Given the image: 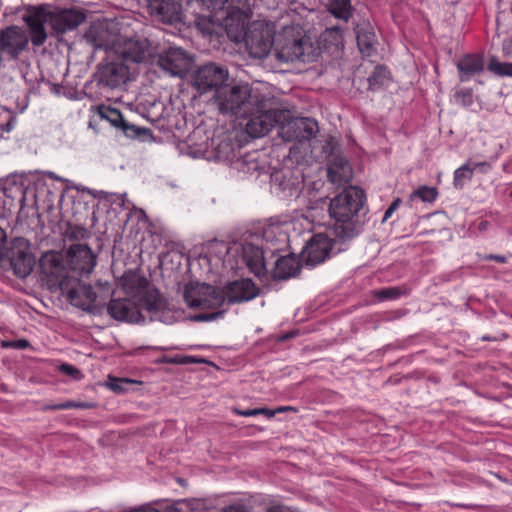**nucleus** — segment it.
Returning a JSON list of instances; mask_svg holds the SVG:
<instances>
[{
  "instance_id": "nucleus-1",
  "label": "nucleus",
  "mask_w": 512,
  "mask_h": 512,
  "mask_svg": "<svg viewBox=\"0 0 512 512\" xmlns=\"http://www.w3.org/2000/svg\"><path fill=\"white\" fill-rule=\"evenodd\" d=\"M85 19V14L78 9H62L49 5L31 7L23 16L34 47L43 46L49 34L54 36L73 30Z\"/></svg>"
},
{
  "instance_id": "nucleus-2",
  "label": "nucleus",
  "mask_w": 512,
  "mask_h": 512,
  "mask_svg": "<svg viewBox=\"0 0 512 512\" xmlns=\"http://www.w3.org/2000/svg\"><path fill=\"white\" fill-rule=\"evenodd\" d=\"M365 194L355 186L345 188L340 194L330 199L328 212L334 224L332 234L341 242L350 241L362 230L358 213L363 208Z\"/></svg>"
},
{
  "instance_id": "nucleus-3",
  "label": "nucleus",
  "mask_w": 512,
  "mask_h": 512,
  "mask_svg": "<svg viewBox=\"0 0 512 512\" xmlns=\"http://www.w3.org/2000/svg\"><path fill=\"white\" fill-rule=\"evenodd\" d=\"M274 55L281 62L311 63L319 52L301 27L286 26L275 35Z\"/></svg>"
},
{
  "instance_id": "nucleus-4",
  "label": "nucleus",
  "mask_w": 512,
  "mask_h": 512,
  "mask_svg": "<svg viewBox=\"0 0 512 512\" xmlns=\"http://www.w3.org/2000/svg\"><path fill=\"white\" fill-rule=\"evenodd\" d=\"M121 287L128 297L138 300L149 314L150 320L162 321L161 315L167 310L166 298L152 287L148 279L136 270L126 271L121 277Z\"/></svg>"
},
{
  "instance_id": "nucleus-5",
  "label": "nucleus",
  "mask_w": 512,
  "mask_h": 512,
  "mask_svg": "<svg viewBox=\"0 0 512 512\" xmlns=\"http://www.w3.org/2000/svg\"><path fill=\"white\" fill-rule=\"evenodd\" d=\"M261 94L254 91L248 84L226 86L214 94L213 99L222 114L243 117L258 102Z\"/></svg>"
},
{
  "instance_id": "nucleus-6",
  "label": "nucleus",
  "mask_w": 512,
  "mask_h": 512,
  "mask_svg": "<svg viewBox=\"0 0 512 512\" xmlns=\"http://www.w3.org/2000/svg\"><path fill=\"white\" fill-rule=\"evenodd\" d=\"M35 263L31 244L24 237L11 239L0 254V268L5 272H11L19 279L27 278L32 273Z\"/></svg>"
},
{
  "instance_id": "nucleus-7",
  "label": "nucleus",
  "mask_w": 512,
  "mask_h": 512,
  "mask_svg": "<svg viewBox=\"0 0 512 512\" xmlns=\"http://www.w3.org/2000/svg\"><path fill=\"white\" fill-rule=\"evenodd\" d=\"M250 110L241 118L246 120L244 124L246 133L253 138L265 136L284 117V112L272 108L271 102L262 94L256 105Z\"/></svg>"
},
{
  "instance_id": "nucleus-8",
  "label": "nucleus",
  "mask_w": 512,
  "mask_h": 512,
  "mask_svg": "<svg viewBox=\"0 0 512 512\" xmlns=\"http://www.w3.org/2000/svg\"><path fill=\"white\" fill-rule=\"evenodd\" d=\"M62 285L61 292L66 295L72 305L94 316H101L104 313L105 303L97 301L98 296L90 285L81 283L75 277Z\"/></svg>"
},
{
  "instance_id": "nucleus-9",
  "label": "nucleus",
  "mask_w": 512,
  "mask_h": 512,
  "mask_svg": "<svg viewBox=\"0 0 512 512\" xmlns=\"http://www.w3.org/2000/svg\"><path fill=\"white\" fill-rule=\"evenodd\" d=\"M228 77L229 72L226 67L209 62L194 71L192 84L201 94L209 91H214V94H217L218 90L226 86Z\"/></svg>"
},
{
  "instance_id": "nucleus-10",
  "label": "nucleus",
  "mask_w": 512,
  "mask_h": 512,
  "mask_svg": "<svg viewBox=\"0 0 512 512\" xmlns=\"http://www.w3.org/2000/svg\"><path fill=\"white\" fill-rule=\"evenodd\" d=\"M115 53L124 63H145L155 56L156 47L145 37H121L116 45Z\"/></svg>"
},
{
  "instance_id": "nucleus-11",
  "label": "nucleus",
  "mask_w": 512,
  "mask_h": 512,
  "mask_svg": "<svg viewBox=\"0 0 512 512\" xmlns=\"http://www.w3.org/2000/svg\"><path fill=\"white\" fill-rule=\"evenodd\" d=\"M183 297L190 308L214 309L225 302L221 289L206 283L186 285Z\"/></svg>"
},
{
  "instance_id": "nucleus-12",
  "label": "nucleus",
  "mask_w": 512,
  "mask_h": 512,
  "mask_svg": "<svg viewBox=\"0 0 512 512\" xmlns=\"http://www.w3.org/2000/svg\"><path fill=\"white\" fill-rule=\"evenodd\" d=\"M39 269L47 283L60 290L63 288L62 284L72 278L67 275L63 255L58 251L50 250L43 253L39 259Z\"/></svg>"
},
{
  "instance_id": "nucleus-13",
  "label": "nucleus",
  "mask_w": 512,
  "mask_h": 512,
  "mask_svg": "<svg viewBox=\"0 0 512 512\" xmlns=\"http://www.w3.org/2000/svg\"><path fill=\"white\" fill-rule=\"evenodd\" d=\"M94 81L101 88L114 90L129 80V68L123 61H107L97 65Z\"/></svg>"
},
{
  "instance_id": "nucleus-14",
  "label": "nucleus",
  "mask_w": 512,
  "mask_h": 512,
  "mask_svg": "<svg viewBox=\"0 0 512 512\" xmlns=\"http://www.w3.org/2000/svg\"><path fill=\"white\" fill-rule=\"evenodd\" d=\"M84 37L95 48L113 49L114 51L121 38L117 24L107 19L92 22Z\"/></svg>"
},
{
  "instance_id": "nucleus-15",
  "label": "nucleus",
  "mask_w": 512,
  "mask_h": 512,
  "mask_svg": "<svg viewBox=\"0 0 512 512\" xmlns=\"http://www.w3.org/2000/svg\"><path fill=\"white\" fill-rule=\"evenodd\" d=\"M142 310L144 308L138 300L125 297L112 298L107 304L105 303L104 312L118 322L141 323L145 320Z\"/></svg>"
},
{
  "instance_id": "nucleus-16",
  "label": "nucleus",
  "mask_w": 512,
  "mask_h": 512,
  "mask_svg": "<svg viewBox=\"0 0 512 512\" xmlns=\"http://www.w3.org/2000/svg\"><path fill=\"white\" fill-rule=\"evenodd\" d=\"M273 33L268 27L254 26L247 29L244 41L249 55L256 59H263L274 51Z\"/></svg>"
},
{
  "instance_id": "nucleus-17",
  "label": "nucleus",
  "mask_w": 512,
  "mask_h": 512,
  "mask_svg": "<svg viewBox=\"0 0 512 512\" xmlns=\"http://www.w3.org/2000/svg\"><path fill=\"white\" fill-rule=\"evenodd\" d=\"M150 16L165 25L177 26L184 24L182 4L177 0H146Z\"/></svg>"
},
{
  "instance_id": "nucleus-18",
  "label": "nucleus",
  "mask_w": 512,
  "mask_h": 512,
  "mask_svg": "<svg viewBox=\"0 0 512 512\" xmlns=\"http://www.w3.org/2000/svg\"><path fill=\"white\" fill-rule=\"evenodd\" d=\"M98 114L102 119H106L114 127L122 130L129 138L139 139L142 141L153 139L151 129L131 124L124 118L120 110L116 108L101 105L98 107Z\"/></svg>"
},
{
  "instance_id": "nucleus-19",
  "label": "nucleus",
  "mask_w": 512,
  "mask_h": 512,
  "mask_svg": "<svg viewBox=\"0 0 512 512\" xmlns=\"http://www.w3.org/2000/svg\"><path fill=\"white\" fill-rule=\"evenodd\" d=\"M337 243L342 242L335 236L334 239H331L325 234L313 235L302 251V258L305 264L314 267L324 262L330 256L334 245Z\"/></svg>"
},
{
  "instance_id": "nucleus-20",
  "label": "nucleus",
  "mask_w": 512,
  "mask_h": 512,
  "mask_svg": "<svg viewBox=\"0 0 512 512\" xmlns=\"http://www.w3.org/2000/svg\"><path fill=\"white\" fill-rule=\"evenodd\" d=\"M31 41L30 34L17 26L11 25L0 31V49L10 59L17 60L22 52H24L28 43Z\"/></svg>"
},
{
  "instance_id": "nucleus-21",
  "label": "nucleus",
  "mask_w": 512,
  "mask_h": 512,
  "mask_svg": "<svg viewBox=\"0 0 512 512\" xmlns=\"http://www.w3.org/2000/svg\"><path fill=\"white\" fill-rule=\"evenodd\" d=\"M193 58L185 50L170 47L158 55L157 64L172 76L182 77L188 72Z\"/></svg>"
},
{
  "instance_id": "nucleus-22",
  "label": "nucleus",
  "mask_w": 512,
  "mask_h": 512,
  "mask_svg": "<svg viewBox=\"0 0 512 512\" xmlns=\"http://www.w3.org/2000/svg\"><path fill=\"white\" fill-rule=\"evenodd\" d=\"M319 132L316 120L302 117L296 118L281 127L280 135L285 141L304 142L314 138Z\"/></svg>"
},
{
  "instance_id": "nucleus-23",
  "label": "nucleus",
  "mask_w": 512,
  "mask_h": 512,
  "mask_svg": "<svg viewBox=\"0 0 512 512\" xmlns=\"http://www.w3.org/2000/svg\"><path fill=\"white\" fill-rule=\"evenodd\" d=\"M221 292L228 304H235L256 298L260 289L251 279L245 278L227 283Z\"/></svg>"
},
{
  "instance_id": "nucleus-24",
  "label": "nucleus",
  "mask_w": 512,
  "mask_h": 512,
  "mask_svg": "<svg viewBox=\"0 0 512 512\" xmlns=\"http://www.w3.org/2000/svg\"><path fill=\"white\" fill-rule=\"evenodd\" d=\"M68 264L80 275L89 274L96 264V257L88 245L74 244L68 250Z\"/></svg>"
},
{
  "instance_id": "nucleus-25",
  "label": "nucleus",
  "mask_w": 512,
  "mask_h": 512,
  "mask_svg": "<svg viewBox=\"0 0 512 512\" xmlns=\"http://www.w3.org/2000/svg\"><path fill=\"white\" fill-rule=\"evenodd\" d=\"M301 272V262L294 254L279 257L270 272L273 280H288Z\"/></svg>"
},
{
  "instance_id": "nucleus-26",
  "label": "nucleus",
  "mask_w": 512,
  "mask_h": 512,
  "mask_svg": "<svg viewBox=\"0 0 512 512\" xmlns=\"http://www.w3.org/2000/svg\"><path fill=\"white\" fill-rule=\"evenodd\" d=\"M243 260L250 272L256 277L261 278L267 274L264 252L261 248L248 244L243 247Z\"/></svg>"
},
{
  "instance_id": "nucleus-27",
  "label": "nucleus",
  "mask_w": 512,
  "mask_h": 512,
  "mask_svg": "<svg viewBox=\"0 0 512 512\" xmlns=\"http://www.w3.org/2000/svg\"><path fill=\"white\" fill-rule=\"evenodd\" d=\"M460 81H468L471 77L484 70V57L479 54H468L457 63Z\"/></svg>"
},
{
  "instance_id": "nucleus-28",
  "label": "nucleus",
  "mask_w": 512,
  "mask_h": 512,
  "mask_svg": "<svg viewBox=\"0 0 512 512\" xmlns=\"http://www.w3.org/2000/svg\"><path fill=\"white\" fill-rule=\"evenodd\" d=\"M357 45L361 51L366 55H371L375 51L377 37L374 28L369 23L358 24L355 27Z\"/></svg>"
},
{
  "instance_id": "nucleus-29",
  "label": "nucleus",
  "mask_w": 512,
  "mask_h": 512,
  "mask_svg": "<svg viewBox=\"0 0 512 512\" xmlns=\"http://www.w3.org/2000/svg\"><path fill=\"white\" fill-rule=\"evenodd\" d=\"M214 152L217 160L228 162L233 167L234 162L240 156V145L229 137H223L217 142Z\"/></svg>"
},
{
  "instance_id": "nucleus-30",
  "label": "nucleus",
  "mask_w": 512,
  "mask_h": 512,
  "mask_svg": "<svg viewBox=\"0 0 512 512\" xmlns=\"http://www.w3.org/2000/svg\"><path fill=\"white\" fill-rule=\"evenodd\" d=\"M350 174V166L347 159L336 155L330 161L328 167V178L332 182L347 180Z\"/></svg>"
},
{
  "instance_id": "nucleus-31",
  "label": "nucleus",
  "mask_w": 512,
  "mask_h": 512,
  "mask_svg": "<svg viewBox=\"0 0 512 512\" xmlns=\"http://www.w3.org/2000/svg\"><path fill=\"white\" fill-rule=\"evenodd\" d=\"M245 21L246 13L243 10L235 7H227V15L224 18V24L228 34L232 32L231 28L233 26H235V30L242 32L244 30Z\"/></svg>"
},
{
  "instance_id": "nucleus-32",
  "label": "nucleus",
  "mask_w": 512,
  "mask_h": 512,
  "mask_svg": "<svg viewBox=\"0 0 512 512\" xmlns=\"http://www.w3.org/2000/svg\"><path fill=\"white\" fill-rule=\"evenodd\" d=\"M233 168L245 174H252L258 171L260 166L254 153H246L236 159Z\"/></svg>"
},
{
  "instance_id": "nucleus-33",
  "label": "nucleus",
  "mask_w": 512,
  "mask_h": 512,
  "mask_svg": "<svg viewBox=\"0 0 512 512\" xmlns=\"http://www.w3.org/2000/svg\"><path fill=\"white\" fill-rule=\"evenodd\" d=\"M329 11L336 18L347 22L352 16L351 0H329Z\"/></svg>"
},
{
  "instance_id": "nucleus-34",
  "label": "nucleus",
  "mask_w": 512,
  "mask_h": 512,
  "mask_svg": "<svg viewBox=\"0 0 512 512\" xmlns=\"http://www.w3.org/2000/svg\"><path fill=\"white\" fill-rule=\"evenodd\" d=\"M389 77V71L386 67L382 65H378L374 68V71L368 77L369 89H376L378 87L383 86Z\"/></svg>"
},
{
  "instance_id": "nucleus-35",
  "label": "nucleus",
  "mask_w": 512,
  "mask_h": 512,
  "mask_svg": "<svg viewBox=\"0 0 512 512\" xmlns=\"http://www.w3.org/2000/svg\"><path fill=\"white\" fill-rule=\"evenodd\" d=\"M63 234L64 237L70 241L84 240L90 236V232L87 228L71 223H67Z\"/></svg>"
},
{
  "instance_id": "nucleus-36",
  "label": "nucleus",
  "mask_w": 512,
  "mask_h": 512,
  "mask_svg": "<svg viewBox=\"0 0 512 512\" xmlns=\"http://www.w3.org/2000/svg\"><path fill=\"white\" fill-rule=\"evenodd\" d=\"M487 68L498 76L512 77V63L499 62L495 56L490 58Z\"/></svg>"
},
{
  "instance_id": "nucleus-37",
  "label": "nucleus",
  "mask_w": 512,
  "mask_h": 512,
  "mask_svg": "<svg viewBox=\"0 0 512 512\" xmlns=\"http://www.w3.org/2000/svg\"><path fill=\"white\" fill-rule=\"evenodd\" d=\"M437 195L438 191L435 187L420 186L411 193L410 199L419 198L423 202L431 203L436 200Z\"/></svg>"
},
{
  "instance_id": "nucleus-38",
  "label": "nucleus",
  "mask_w": 512,
  "mask_h": 512,
  "mask_svg": "<svg viewBox=\"0 0 512 512\" xmlns=\"http://www.w3.org/2000/svg\"><path fill=\"white\" fill-rule=\"evenodd\" d=\"M474 172V168L471 166V162H468L456 169L454 172V185L455 187H462L464 179H471Z\"/></svg>"
},
{
  "instance_id": "nucleus-39",
  "label": "nucleus",
  "mask_w": 512,
  "mask_h": 512,
  "mask_svg": "<svg viewBox=\"0 0 512 512\" xmlns=\"http://www.w3.org/2000/svg\"><path fill=\"white\" fill-rule=\"evenodd\" d=\"M402 295V290L399 287H389L375 291V296L381 300L396 299Z\"/></svg>"
},
{
  "instance_id": "nucleus-40",
  "label": "nucleus",
  "mask_w": 512,
  "mask_h": 512,
  "mask_svg": "<svg viewBox=\"0 0 512 512\" xmlns=\"http://www.w3.org/2000/svg\"><path fill=\"white\" fill-rule=\"evenodd\" d=\"M200 5L211 13H217L225 9L229 0H197Z\"/></svg>"
},
{
  "instance_id": "nucleus-41",
  "label": "nucleus",
  "mask_w": 512,
  "mask_h": 512,
  "mask_svg": "<svg viewBox=\"0 0 512 512\" xmlns=\"http://www.w3.org/2000/svg\"><path fill=\"white\" fill-rule=\"evenodd\" d=\"M195 26L203 33V34H211L213 31L212 20L207 16H197L195 18Z\"/></svg>"
},
{
  "instance_id": "nucleus-42",
  "label": "nucleus",
  "mask_w": 512,
  "mask_h": 512,
  "mask_svg": "<svg viewBox=\"0 0 512 512\" xmlns=\"http://www.w3.org/2000/svg\"><path fill=\"white\" fill-rule=\"evenodd\" d=\"M167 363L172 364H189V363H201L205 362L203 359H197L192 356H176L174 358L166 360Z\"/></svg>"
},
{
  "instance_id": "nucleus-43",
  "label": "nucleus",
  "mask_w": 512,
  "mask_h": 512,
  "mask_svg": "<svg viewBox=\"0 0 512 512\" xmlns=\"http://www.w3.org/2000/svg\"><path fill=\"white\" fill-rule=\"evenodd\" d=\"M455 98L463 106H469L473 102L472 92L470 90H461L456 92Z\"/></svg>"
},
{
  "instance_id": "nucleus-44",
  "label": "nucleus",
  "mask_w": 512,
  "mask_h": 512,
  "mask_svg": "<svg viewBox=\"0 0 512 512\" xmlns=\"http://www.w3.org/2000/svg\"><path fill=\"white\" fill-rule=\"evenodd\" d=\"M59 370L74 379H79L82 376L80 370L67 363L61 364Z\"/></svg>"
},
{
  "instance_id": "nucleus-45",
  "label": "nucleus",
  "mask_w": 512,
  "mask_h": 512,
  "mask_svg": "<svg viewBox=\"0 0 512 512\" xmlns=\"http://www.w3.org/2000/svg\"><path fill=\"white\" fill-rule=\"evenodd\" d=\"M80 405L73 402V401H66L60 404H54V405H46L43 409L44 410H65L70 408L79 407Z\"/></svg>"
},
{
  "instance_id": "nucleus-46",
  "label": "nucleus",
  "mask_w": 512,
  "mask_h": 512,
  "mask_svg": "<svg viewBox=\"0 0 512 512\" xmlns=\"http://www.w3.org/2000/svg\"><path fill=\"white\" fill-rule=\"evenodd\" d=\"M127 383H130V381H128V380H119V379H116V378H110L109 382H108V386L114 392L120 393V392H123L125 390L124 387H123V384H127Z\"/></svg>"
},
{
  "instance_id": "nucleus-47",
  "label": "nucleus",
  "mask_w": 512,
  "mask_h": 512,
  "mask_svg": "<svg viewBox=\"0 0 512 512\" xmlns=\"http://www.w3.org/2000/svg\"><path fill=\"white\" fill-rule=\"evenodd\" d=\"M29 346V342L26 339H19L15 341H3L2 347H10L15 349H25Z\"/></svg>"
},
{
  "instance_id": "nucleus-48",
  "label": "nucleus",
  "mask_w": 512,
  "mask_h": 512,
  "mask_svg": "<svg viewBox=\"0 0 512 512\" xmlns=\"http://www.w3.org/2000/svg\"><path fill=\"white\" fill-rule=\"evenodd\" d=\"M400 203H401L400 198H396L391 203V205L388 207V209L386 210V212L384 214L382 222H385L394 213V211L399 207Z\"/></svg>"
},
{
  "instance_id": "nucleus-49",
  "label": "nucleus",
  "mask_w": 512,
  "mask_h": 512,
  "mask_svg": "<svg viewBox=\"0 0 512 512\" xmlns=\"http://www.w3.org/2000/svg\"><path fill=\"white\" fill-rule=\"evenodd\" d=\"M325 33L329 34L331 36L333 34H335L334 40L336 42H338L342 39V27L341 26H333V27L327 28Z\"/></svg>"
},
{
  "instance_id": "nucleus-50",
  "label": "nucleus",
  "mask_w": 512,
  "mask_h": 512,
  "mask_svg": "<svg viewBox=\"0 0 512 512\" xmlns=\"http://www.w3.org/2000/svg\"><path fill=\"white\" fill-rule=\"evenodd\" d=\"M222 512H250L245 505L235 504L223 508Z\"/></svg>"
},
{
  "instance_id": "nucleus-51",
  "label": "nucleus",
  "mask_w": 512,
  "mask_h": 512,
  "mask_svg": "<svg viewBox=\"0 0 512 512\" xmlns=\"http://www.w3.org/2000/svg\"><path fill=\"white\" fill-rule=\"evenodd\" d=\"M234 411H235V412H236V414H238V415L248 417V416H256V415H260V414L262 413V411H263V410H258V408H255V409H248V410H239V409H234Z\"/></svg>"
},
{
  "instance_id": "nucleus-52",
  "label": "nucleus",
  "mask_w": 512,
  "mask_h": 512,
  "mask_svg": "<svg viewBox=\"0 0 512 512\" xmlns=\"http://www.w3.org/2000/svg\"><path fill=\"white\" fill-rule=\"evenodd\" d=\"M265 512H292L289 507L284 505H273L266 509Z\"/></svg>"
},
{
  "instance_id": "nucleus-53",
  "label": "nucleus",
  "mask_w": 512,
  "mask_h": 512,
  "mask_svg": "<svg viewBox=\"0 0 512 512\" xmlns=\"http://www.w3.org/2000/svg\"><path fill=\"white\" fill-rule=\"evenodd\" d=\"M8 243L9 242L7 241V234H6L5 230L0 227V254L6 248V245Z\"/></svg>"
},
{
  "instance_id": "nucleus-54",
  "label": "nucleus",
  "mask_w": 512,
  "mask_h": 512,
  "mask_svg": "<svg viewBox=\"0 0 512 512\" xmlns=\"http://www.w3.org/2000/svg\"><path fill=\"white\" fill-rule=\"evenodd\" d=\"M471 166L474 170L480 169L482 172H486L490 168V164L487 162L471 163Z\"/></svg>"
},
{
  "instance_id": "nucleus-55",
  "label": "nucleus",
  "mask_w": 512,
  "mask_h": 512,
  "mask_svg": "<svg viewBox=\"0 0 512 512\" xmlns=\"http://www.w3.org/2000/svg\"><path fill=\"white\" fill-rule=\"evenodd\" d=\"M220 314H222V312H216V313L207 314V315H205V314H203V315H198V316L196 317V319H197V320H202V321H203V320H205V321H207V320H213V319L217 318Z\"/></svg>"
},
{
  "instance_id": "nucleus-56",
  "label": "nucleus",
  "mask_w": 512,
  "mask_h": 512,
  "mask_svg": "<svg viewBox=\"0 0 512 512\" xmlns=\"http://www.w3.org/2000/svg\"><path fill=\"white\" fill-rule=\"evenodd\" d=\"M486 259L488 260H494V261H497V262H501V263H505L507 261V258L505 256H501V255H488L486 257Z\"/></svg>"
},
{
  "instance_id": "nucleus-57",
  "label": "nucleus",
  "mask_w": 512,
  "mask_h": 512,
  "mask_svg": "<svg viewBox=\"0 0 512 512\" xmlns=\"http://www.w3.org/2000/svg\"><path fill=\"white\" fill-rule=\"evenodd\" d=\"M258 410H263L261 414H264L269 418L273 417L276 414L275 410H270L268 408H258Z\"/></svg>"
},
{
  "instance_id": "nucleus-58",
  "label": "nucleus",
  "mask_w": 512,
  "mask_h": 512,
  "mask_svg": "<svg viewBox=\"0 0 512 512\" xmlns=\"http://www.w3.org/2000/svg\"><path fill=\"white\" fill-rule=\"evenodd\" d=\"M133 512H158V510L152 507H141L139 509H135Z\"/></svg>"
},
{
  "instance_id": "nucleus-59",
  "label": "nucleus",
  "mask_w": 512,
  "mask_h": 512,
  "mask_svg": "<svg viewBox=\"0 0 512 512\" xmlns=\"http://www.w3.org/2000/svg\"><path fill=\"white\" fill-rule=\"evenodd\" d=\"M295 410L296 409L294 407H291V406H282V407L277 408L275 411L277 413V412L295 411Z\"/></svg>"
},
{
  "instance_id": "nucleus-60",
  "label": "nucleus",
  "mask_w": 512,
  "mask_h": 512,
  "mask_svg": "<svg viewBox=\"0 0 512 512\" xmlns=\"http://www.w3.org/2000/svg\"><path fill=\"white\" fill-rule=\"evenodd\" d=\"M87 193L92 195L94 198H96V197H98V193L99 192H96V191H94V190L89 188V189H87Z\"/></svg>"
},
{
  "instance_id": "nucleus-61",
  "label": "nucleus",
  "mask_w": 512,
  "mask_h": 512,
  "mask_svg": "<svg viewBox=\"0 0 512 512\" xmlns=\"http://www.w3.org/2000/svg\"><path fill=\"white\" fill-rule=\"evenodd\" d=\"M487 224H488V223H487L486 221L481 222V223L479 224V229H481V230L485 229V228H486V226H487Z\"/></svg>"
},
{
  "instance_id": "nucleus-62",
  "label": "nucleus",
  "mask_w": 512,
  "mask_h": 512,
  "mask_svg": "<svg viewBox=\"0 0 512 512\" xmlns=\"http://www.w3.org/2000/svg\"><path fill=\"white\" fill-rule=\"evenodd\" d=\"M512 45V42L509 41V42H504V46H503V49L504 51H507L508 50V46H511Z\"/></svg>"
},
{
  "instance_id": "nucleus-63",
  "label": "nucleus",
  "mask_w": 512,
  "mask_h": 512,
  "mask_svg": "<svg viewBox=\"0 0 512 512\" xmlns=\"http://www.w3.org/2000/svg\"><path fill=\"white\" fill-rule=\"evenodd\" d=\"M87 189H89L88 187H77V190L78 191H81V192H86L87 193Z\"/></svg>"
},
{
  "instance_id": "nucleus-64",
  "label": "nucleus",
  "mask_w": 512,
  "mask_h": 512,
  "mask_svg": "<svg viewBox=\"0 0 512 512\" xmlns=\"http://www.w3.org/2000/svg\"><path fill=\"white\" fill-rule=\"evenodd\" d=\"M167 512H180V510L177 508H172V509H169Z\"/></svg>"
}]
</instances>
